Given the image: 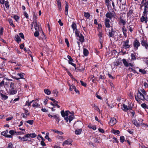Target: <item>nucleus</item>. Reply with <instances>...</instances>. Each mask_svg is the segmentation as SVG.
Returning a JSON list of instances; mask_svg holds the SVG:
<instances>
[{"label": "nucleus", "instance_id": "79ce46f5", "mask_svg": "<svg viewBox=\"0 0 148 148\" xmlns=\"http://www.w3.org/2000/svg\"><path fill=\"white\" fill-rule=\"evenodd\" d=\"M44 92L47 95H49L51 94V91L49 89H44Z\"/></svg>", "mask_w": 148, "mask_h": 148}, {"label": "nucleus", "instance_id": "3c124183", "mask_svg": "<svg viewBox=\"0 0 148 148\" xmlns=\"http://www.w3.org/2000/svg\"><path fill=\"white\" fill-rule=\"evenodd\" d=\"M120 141L122 143H123L125 141V138L123 136H121L120 137Z\"/></svg>", "mask_w": 148, "mask_h": 148}, {"label": "nucleus", "instance_id": "8fccbe9b", "mask_svg": "<svg viewBox=\"0 0 148 148\" xmlns=\"http://www.w3.org/2000/svg\"><path fill=\"white\" fill-rule=\"evenodd\" d=\"M7 148H14L13 144L11 142L9 143L7 146Z\"/></svg>", "mask_w": 148, "mask_h": 148}, {"label": "nucleus", "instance_id": "49530a36", "mask_svg": "<svg viewBox=\"0 0 148 148\" xmlns=\"http://www.w3.org/2000/svg\"><path fill=\"white\" fill-rule=\"evenodd\" d=\"M58 92L56 90H53L52 92V93L54 94V96L56 97H57L58 96Z\"/></svg>", "mask_w": 148, "mask_h": 148}, {"label": "nucleus", "instance_id": "4be33fe9", "mask_svg": "<svg viewBox=\"0 0 148 148\" xmlns=\"http://www.w3.org/2000/svg\"><path fill=\"white\" fill-rule=\"evenodd\" d=\"M0 96L1 97V99L2 100H6L8 98V96L3 94L0 93Z\"/></svg>", "mask_w": 148, "mask_h": 148}, {"label": "nucleus", "instance_id": "f704fd0d", "mask_svg": "<svg viewBox=\"0 0 148 148\" xmlns=\"http://www.w3.org/2000/svg\"><path fill=\"white\" fill-rule=\"evenodd\" d=\"M73 113L72 115H70L69 116V121L70 122L72 121L74 118V112H72Z\"/></svg>", "mask_w": 148, "mask_h": 148}, {"label": "nucleus", "instance_id": "bb28decb", "mask_svg": "<svg viewBox=\"0 0 148 148\" xmlns=\"http://www.w3.org/2000/svg\"><path fill=\"white\" fill-rule=\"evenodd\" d=\"M82 131V129H77L75 131V134L77 135L80 134Z\"/></svg>", "mask_w": 148, "mask_h": 148}, {"label": "nucleus", "instance_id": "c85d7f7f", "mask_svg": "<svg viewBox=\"0 0 148 148\" xmlns=\"http://www.w3.org/2000/svg\"><path fill=\"white\" fill-rule=\"evenodd\" d=\"M83 54L85 56H87L89 54L88 50L86 48H84L83 49Z\"/></svg>", "mask_w": 148, "mask_h": 148}, {"label": "nucleus", "instance_id": "13d9d810", "mask_svg": "<svg viewBox=\"0 0 148 148\" xmlns=\"http://www.w3.org/2000/svg\"><path fill=\"white\" fill-rule=\"evenodd\" d=\"M14 18L16 22H18V20L20 18V17L17 15H15L14 16Z\"/></svg>", "mask_w": 148, "mask_h": 148}, {"label": "nucleus", "instance_id": "6ab92c4d", "mask_svg": "<svg viewBox=\"0 0 148 148\" xmlns=\"http://www.w3.org/2000/svg\"><path fill=\"white\" fill-rule=\"evenodd\" d=\"M71 142L70 141L69 139H68L67 140H65L62 144V145L64 146L65 145H72Z\"/></svg>", "mask_w": 148, "mask_h": 148}, {"label": "nucleus", "instance_id": "f3484780", "mask_svg": "<svg viewBox=\"0 0 148 148\" xmlns=\"http://www.w3.org/2000/svg\"><path fill=\"white\" fill-rule=\"evenodd\" d=\"M25 136L26 134L22 138L20 136H19L18 138L19 139L23 141H28L30 140V138H27V137H25Z\"/></svg>", "mask_w": 148, "mask_h": 148}, {"label": "nucleus", "instance_id": "c9c22d12", "mask_svg": "<svg viewBox=\"0 0 148 148\" xmlns=\"http://www.w3.org/2000/svg\"><path fill=\"white\" fill-rule=\"evenodd\" d=\"M8 132V130H7L5 131H3L1 132V134L2 135L4 136L5 137H6V136L7 135V134Z\"/></svg>", "mask_w": 148, "mask_h": 148}, {"label": "nucleus", "instance_id": "20e7f679", "mask_svg": "<svg viewBox=\"0 0 148 148\" xmlns=\"http://www.w3.org/2000/svg\"><path fill=\"white\" fill-rule=\"evenodd\" d=\"M35 23L34 25V27L36 31H40L42 30V28L41 27V25L40 23H37V20L34 21Z\"/></svg>", "mask_w": 148, "mask_h": 148}, {"label": "nucleus", "instance_id": "6e6d98bb", "mask_svg": "<svg viewBox=\"0 0 148 148\" xmlns=\"http://www.w3.org/2000/svg\"><path fill=\"white\" fill-rule=\"evenodd\" d=\"M148 9H144V11L143 12V14L146 15H148V14H147L148 11Z\"/></svg>", "mask_w": 148, "mask_h": 148}, {"label": "nucleus", "instance_id": "09e8293b", "mask_svg": "<svg viewBox=\"0 0 148 148\" xmlns=\"http://www.w3.org/2000/svg\"><path fill=\"white\" fill-rule=\"evenodd\" d=\"M17 75L20 77V79H24L23 77L25 75V74L24 73H18Z\"/></svg>", "mask_w": 148, "mask_h": 148}, {"label": "nucleus", "instance_id": "a878e982", "mask_svg": "<svg viewBox=\"0 0 148 148\" xmlns=\"http://www.w3.org/2000/svg\"><path fill=\"white\" fill-rule=\"evenodd\" d=\"M52 117L54 118V119H56V121L58 123L60 120V118L58 114L53 115V116Z\"/></svg>", "mask_w": 148, "mask_h": 148}, {"label": "nucleus", "instance_id": "ea45409f", "mask_svg": "<svg viewBox=\"0 0 148 148\" xmlns=\"http://www.w3.org/2000/svg\"><path fill=\"white\" fill-rule=\"evenodd\" d=\"M133 123L137 127H140V124H139V123L138 121H137L136 120H134L133 121Z\"/></svg>", "mask_w": 148, "mask_h": 148}, {"label": "nucleus", "instance_id": "c756f323", "mask_svg": "<svg viewBox=\"0 0 148 148\" xmlns=\"http://www.w3.org/2000/svg\"><path fill=\"white\" fill-rule=\"evenodd\" d=\"M34 102H33V103L32 104V106L33 107H36V108H40V105L37 102H35V101H34Z\"/></svg>", "mask_w": 148, "mask_h": 148}, {"label": "nucleus", "instance_id": "0e129e2a", "mask_svg": "<svg viewBox=\"0 0 148 148\" xmlns=\"http://www.w3.org/2000/svg\"><path fill=\"white\" fill-rule=\"evenodd\" d=\"M54 131L55 133H56L58 134H60V135H62L63 134V133L60 131H58V130H55Z\"/></svg>", "mask_w": 148, "mask_h": 148}, {"label": "nucleus", "instance_id": "423d86ee", "mask_svg": "<svg viewBox=\"0 0 148 148\" xmlns=\"http://www.w3.org/2000/svg\"><path fill=\"white\" fill-rule=\"evenodd\" d=\"M140 21L141 22H145V23H147V21H148L147 15L143 14L140 18Z\"/></svg>", "mask_w": 148, "mask_h": 148}, {"label": "nucleus", "instance_id": "680f3d73", "mask_svg": "<svg viewBox=\"0 0 148 148\" xmlns=\"http://www.w3.org/2000/svg\"><path fill=\"white\" fill-rule=\"evenodd\" d=\"M5 6L6 7V8L8 9L9 8V2L8 1H5L4 2Z\"/></svg>", "mask_w": 148, "mask_h": 148}, {"label": "nucleus", "instance_id": "412c9836", "mask_svg": "<svg viewBox=\"0 0 148 148\" xmlns=\"http://www.w3.org/2000/svg\"><path fill=\"white\" fill-rule=\"evenodd\" d=\"M15 40L18 43H19L21 41L20 36L17 34L15 35Z\"/></svg>", "mask_w": 148, "mask_h": 148}, {"label": "nucleus", "instance_id": "1a4fd4ad", "mask_svg": "<svg viewBox=\"0 0 148 148\" xmlns=\"http://www.w3.org/2000/svg\"><path fill=\"white\" fill-rule=\"evenodd\" d=\"M110 20L108 18H106L104 20V24L105 26L108 28H110L111 27L110 24Z\"/></svg>", "mask_w": 148, "mask_h": 148}, {"label": "nucleus", "instance_id": "338daca9", "mask_svg": "<svg viewBox=\"0 0 148 148\" xmlns=\"http://www.w3.org/2000/svg\"><path fill=\"white\" fill-rule=\"evenodd\" d=\"M75 34L76 36H78L80 34L79 32L78 31L77 29H75Z\"/></svg>", "mask_w": 148, "mask_h": 148}, {"label": "nucleus", "instance_id": "a19ab883", "mask_svg": "<svg viewBox=\"0 0 148 148\" xmlns=\"http://www.w3.org/2000/svg\"><path fill=\"white\" fill-rule=\"evenodd\" d=\"M112 132L114 134H118L120 133L119 130L114 129H113Z\"/></svg>", "mask_w": 148, "mask_h": 148}, {"label": "nucleus", "instance_id": "de8ad7c7", "mask_svg": "<svg viewBox=\"0 0 148 148\" xmlns=\"http://www.w3.org/2000/svg\"><path fill=\"white\" fill-rule=\"evenodd\" d=\"M84 16L87 19H88L90 17V13L88 12H84Z\"/></svg>", "mask_w": 148, "mask_h": 148}, {"label": "nucleus", "instance_id": "c03bdc74", "mask_svg": "<svg viewBox=\"0 0 148 148\" xmlns=\"http://www.w3.org/2000/svg\"><path fill=\"white\" fill-rule=\"evenodd\" d=\"M141 106V107L144 109H148V106L145 103H142Z\"/></svg>", "mask_w": 148, "mask_h": 148}, {"label": "nucleus", "instance_id": "0eeeda50", "mask_svg": "<svg viewBox=\"0 0 148 148\" xmlns=\"http://www.w3.org/2000/svg\"><path fill=\"white\" fill-rule=\"evenodd\" d=\"M37 136V135L35 134V133H32L29 134H26V136L27 138H30V141H27L30 142L31 141V138H34L36 137Z\"/></svg>", "mask_w": 148, "mask_h": 148}, {"label": "nucleus", "instance_id": "dca6fc26", "mask_svg": "<svg viewBox=\"0 0 148 148\" xmlns=\"http://www.w3.org/2000/svg\"><path fill=\"white\" fill-rule=\"evenodd\" d=\"M77 37H79V38L77 39L79 41H80L81 42H83L84 41V36L82 35V34H80L78 36H77Z\"/></svg>", "mask_w": 148, "mask_h": 148}, {"label": "nucleus", "instance_id": "2eb2a0df", "mask_svg": "<svg viewBox=\"0 0 148 148\" xmlns=\"http://www.w3.org/2000/svg\"><path fill=\"white\" fill-rule=\"evenodd\" d=\"M17 92V90L14 88H10L9 89V93L11 95H13Z\"/></svg>", "mask_w": 148, "mask_h": 148}, {"label": "nucleus", "instance_id": "5701e85b", "mask_svg": "<svg viewBox=\"0 0 148 148\" xmlns=\"http://www.w3.org/2000/svg\"><path fill=\"white\" fill-rule=\"evenodd\" d=\"M112 0H105L106 5L108 8L111 7V2Z\"/></svg>", "mask_w": 148, "mask_h": 148}, {"label": "nucleus", "instance_id": "5fc2aeb1", "mask_svg": "<svg viewBox=\"0 0 148 148\" xmlns=\"http://www.w3.org/2000/svg\"><path fill=\"white\" fill-rule=\"evenodd\" d=\"M106 78V76L104 75H100L99 77V79H105Z\"/></svg>", "mask_w": 148, "mask_h": 148}, {"label": "nucleus", "instance_id": "603ef678", "mask_svg": "<svg viewBox=\"0 0 148 148\" xmlns=\"http://www.w3.org/2000/svg\"><path fill=\"white\" fill-rule=\"evenodd\" d=\"M67 57L69 59V61L68 62V63H69V62H73V60L72 58L69 55H68L67 56Z\"/></svg>", "mask_w": 148, "mask_h": 148}, {"label": "nucleus", "instance_id": "2f4dec72", "mask_svg": "<svg viewBox=\"0 0 148 148\" xmlns=\"http://www.w3.org/2000/svg\"><path fill=\"white\" fill-rule=\"evenodd\" d=\"M123 108H122V109L125 112L127 111L128 110V106L125 104H123Z\"/></svg>", "mask_w": 148, "mask_h": 148}, {"label": "nucleus", "instance_id": "58836bf2", "mask_svg": "<svg viewBox=\"0 0 148 148\" xmlns=\"http://www.w3.org/2000/svg\"><path fill=\"white\" fill-rule=\"evenodd\" d=\"M71 86L72 87L73 89H74L75 91L78 94H79V90L76 89V87L74 86L73 84L71 85Z\"/></svg>", "mask_w": 148, "mask_h": 148}, {"label": "nucleus", "instance_id": "4468645a", "mask_svg": "<svg viewBox=\"0 0 148 148\" xmlns=\"http://www.w3.org/2000/svg\"><path fill=\"white\" fill-rule=\"evenodd\" d=\"M9 133L10 134V135H8L6 136V138H12V136L14 135L15 134V133H16V131H14L13 130H10L9 132Z\"/></svg>", "mask_w": 148, "mask_h": 148}, {"label": "nucleus", "instance_id": "864d4df0", "mask_svg": "<svg viewBox=\"0 0 148 148\" xmlns=\"http://www.w3.org/2000/svg\"><path fill=\"white\" fill-rule=\"evenodd\" d=\"M91 106L94 108L95 109L99 110H100L99 109L98 107L95 104H92Z\"/></svg>", "mask_w": 148, "mask_h": 148}, {"label": "nucleus", "instance_id": "7ed1b4c3", "mask_svg": "<svg viewBox=\"0 0 148 148\" xmlns=\"http://www.w3.org/2000/svg\"><path fill=\"white\" fill-rule=\"evenodd\" d=\"M69 64H71L75 68V71L76 72L79 71L82 72V71H84L85 70L84 68V67H82V69L79 68L78 67H76V64L73 63L72 62H69Z\"/></svg>", "mask_w": 148, "mask_h": 148}, {"label": "nucleus", "instance_id": "9b49d317", "mask_svg": "<svg viewBox=\"0 0 148 148\" xmlns=\"http://www.w3.org/2000/svg\"><path fill=\"white\" fill-rule=\"evenodd\" d=\"M69 113L71 114V113L69 110H66L65 112L64 111H62L61 112V114L62 116L63 117H64L66 116H68Z\"/></svg>", "mask_w": 148, "mask_h": 148}, {"label": "nucleus", "instance_id": "052dcab7", "mask_svg": "<svg viewBox=\"0 0 148 148\" xmlns=\"http://www.w3.org/2000/svg\"><path fill=\"white\" fill-rule=\"evenodd\" d=\"M144 9H148V1L144 3Z\"/></svg>", "mask_w": 148, "mask_h": 148}, {"label": "nucleus", "instance_id": "f03ea898", "mask_svg": "<svg viewBox=\"0 0 148 148\" xmlns=\"http://www.w3.org/2000/svg\"><path fill=\"white\" fill-rule=\"evenodd\" d=\"M133 45L135 50H137L138 48L140 46V43L138 40L135 39L133 43Z\"/></svg>", "mask_w": 148, "mask_h": 148}, {"label": "nucleus", "instance_id": "72a5a7b5", "mask_svg": "<svg viewBox=\"0 0 148 148\" xmlns=\"http://www.w3.org/2000/svg\"><path fill=\"white\" fill-rule=\"evenodd\" d=\"M58 3V8L59 9H62L61 3L60 0H56Z\"/></svg>", "mask_w": 148, "mask_h": 148}, {"label": "nucleus", "instance_id": "774afa93", "mask_svg": "<svg viewBox=\"0 0 148 148\" xmlns=\"http://www.w3.org/2000/svg\"><path fill=\"white\" fill-rule=\"evenodd\" d=\"M39 31L37 30L34 32V35L35 37H38L39 35V34L38 32Z\"/></svg>", "mask_w": 148, "mask_h": 148}, {"label": "nucleus", "instance_id": "473e14b6", "mask_svg": "<svg viewBox=\"0 0 148 148\" xmlns=\"http://www.w3.org/2000/svg\"><path fill=\"white\" fill-rule=\"evenodd\" d=\"M122 61L123 62V63L125 66L126 67H128L129 66V63L125 59H122Z\"/></svg>", "mask_w": 148, "mask_h": 148}, {"label": "nucleus", "instance_id": "a18cd8bd", "mask_svg": "<svg viewBox=\"0 0 148 148\" xmlns=\"http://www.w3.org/2000/svg\"><path fill=\"white\" fill-rule=\"evenodd\" d=\"M133 10L132 9H130L129 11L127 13V16L128 17L130 16L133 13Z\"/></svg>", "mask_w": 148, "mask_h": 148}, {"label": "nucleus", "instance_id": "cd10ccee", "mask_svg": "<svg viewBox=\"0 0 148 148\" xmlns=\"http://www.w3.org/2000/svg\"><path fill=\"white\" fill-rule=\"evenodd\" d=\"M71 27L74 31L75 29H77V26L76 24L74 22H72L71 25Z\"/></svg>", "mask_w": 148, "mask_h": 148}, {"label": "nucleus", "instance_id": "e2e57ef3", "mask_svg": "<svg viewBox=\"0 0 148 148\" xmlns=\"http://www.w3.org/2000/svg\"><path fill=\"white\" fill-rule=\"evenodd\" d=\"M65 42L67 45V47H69L70 45L68 40L67 38H65Z\"/></svg>", "mask_w": 148, "mask_h": 148}, {"label": "nucleus", "instance_id": "f8f14e48", "mask_svg": "<svg viewBox=\"0 0 148 148\" xmlns=\"http://www.w3.org/2000/svg\"><path fill=\"white\" fill-rule=\"evenodd\" d=\"M109 124L111 126L113 125L116 123V120L115 118H111L109 122Z\"/></svg>", "mask_w": 148, "mask_h": 148}, {"label": "nucleus", "instance_id": "4d7b16f0", "mask_svg": "<svg viewBox=\"0 0 148 148\" xmlns=\"http://www.w3.org/2000/svg\"><path fill=\"white\" fill-rule=\"evenodd\" d=\"M34 122V121L33 120H28L26 121V122L31 125H32L33 124Z\"/></svg>", "mask_w": 148, "mask_h": 148}, {"label": "nucleus", "instance_id": "f257e3e1", "mask_svg": "<svg viewBox=\"0 0 148 148\" xmlns=\"http://www.w3.org/2000/svg\"><path fill=\"white\" fill-rule=\"evenodd\" d=\"M135 97L136 101L139 103L142 102L140 100L148 102V95L144 89L138 90L137 95H135Z\"/></svg>", "mask_w": 148, "mask_h": 148}, {"label": "nucleus", "instance_id": "7c9ffc66", "mask_svg": "<svg viewBox=\"0 0 148 148\" xmlns=\"http://www.w3.org/2000/svg\"><path fill=\"white\" fill-rule=\"evenodd\" d=\"M69 8V5L68 3H66V5L65 8V14L66 15H67L68 14V11Z\"/></svg>", "mask_w": 148, "mask_h": 148}, {"label": "nucleus", "instance_id": "39448f33", "mask_svg": "<svg viewBox=\"0 0 148 148\" xmlns=\"http://www.w3.org/2000/svg\"><path fill=\"white\" fill-rule=\"evenodd\" d=\"M129 40L127 39L125 41L123 42V44L122 46L123 48H124L125 49L129 48L130 47V45H129Z\"/></svg>", "mask_w": 148, "mask_h": 148}, {"label": "nucleus", "instance_id": "e433bc0d", "mask_svg": "<svg viewBox=\"0 0 148 148\" xmlns=\"http://www.w3.org/2000/svg\"><path fill=\"white\" fill-rule=\"evenodd\" d=\"M131 60H135L136 59V54H135L134 53H132L131 54Z\"/></svg>", "mask_w": 148, "mask_h": 148}, {"label": "nucleus", "instance_id": "a211bd4d", "mask_svg": "<svg viewBox=\"0 0 148 148\" xmlns=\"http://www.w3.org/2000/svg\"><path fill=\"white\" fill-rule=\"evenodd\" d=\"M127 31V30L125 28V26H123L122 27V31L123 32V35L125 37H127V36L126 33Z\"/></svg>", "mask_w": 148, "mask_h": 148}, {"label": "nucleus", "instance_id": "69168bd1", "mask_svg": "<svg viewBox=\"0 0 148 148\" xmlns=\"http://www.w3.org/2000/svg\"><path fill=\"white\" fill-rule=\"evenodd\" d=\"M65 70H66V72H67V73L68 74V75L70 77H73L71 73L69 72V71H68V69L66 67H64Z\"/></svg>", "mask_w": 148, "mask_h": 148}, {"label": "nucleus", "instance_id": "ddd939ff", "mask_svg": "<svg viewBox=\"0 0 148 148\" xmlns=\"http://www.w3.org/2000/svg\"><path fill=\"white\" fill-rule=\"evenodd\" d=\"M105 16L106 17H107L108 18H109L110 20L112 19L114 16V15L113 13L111 12H107Z\"/></svg>", "mask_w": 148, "mask_h": 148}, {"label": "nucleus", "instance_id": "6e6552de", "mask_svg": "<svg viewBox=\"0 0 148 148\" xmlns=\"http://www.w3.org/2000/svg\"><path fill=\"white\" fill-rule=\"evenodd\" d=\"M109 32H108V36H109L110 38H113L114 37V34L116 32V31L113 30L112 26L111 27V30H110L109 29Z\"/></svg>", "mask_w": 148, "mask_h": 148}, {"label": "nucleus", "instance_id": "37998d69", "mask_svg": "<svg viewBox=\"0 0 148 148\" xmlns=\"http://www.w3.org/2000/svg\"><path fill=\"white\" fill-rule=\"evenodd\" d=\"M139 71L142 74L144 75L146 74L147 73L146 71L145 70V69H140L139 70Z\"/></svg>", "mask_w": 148, "mask_h": 148}, {"label": "nucleus", "instance_id": "aec40b11", "mask_svg": "<svg viewBox=\"0 0 148 148\" xmlns=\"http://www.w3.org/2000/svg\"><path fill=\"white\" fill-rule=\"evenodd\" d=\"M119 19L120 20L119 22L120 24H121V23L123 25V26H125L126 24L125 20L123 19H122L121 16L120 17Z\"/></svg>", "mask_w": 148, "mask_h": 148}, {"label": "nucleus", "instance_id": "9d476101", "mask_svg": "<svg viewBox=\"0 0 148 148\" xmlns=\"http://www.w3.org/2000/svg\"><path fill=\"white\" fill-rule=\"evenodd\" d=\"M140 42L141 44L143 47L146 44H147V43H148V42L147 41L146 38L145 39L144 37H142V39L141 40Z\"/></svg>", "mask_w": 148, "mask_h": 148}, {"label": "nucleus", "instance_id": "393cba45", "mask_svg": "<svg viewBox=\"0 0 148 148\" xmlns=\"http://www.w3.org/2000/svg\"><path fill=\"white\" fill-rule=\"evenodd\" d=\"M34 101H35V100H33L29 102V100H28L26 101L25 105H24V106H28V107H29V106H31V104L32 103L34 102Z\"/></svg>", "mask_w": 148, "mask_h": 148}, {"label": "nucleus", "instance_id": "4c0bfd02", "mask_svg": "<svg viewBox=\"0 0 148 148\" xmlns=\"http://www.w3.org/2000/svg\"><path fill=\"white\" fill-rule=\"evenodd\" d=\"M8 21H9V23L10 25L12 26L13 27H14L15 26L13 24V21L12 19H8Z\"/></svg>", "mask_w": 148, "mask_h": 148}, {"label": "nucleus", "instance_id": "bf43d9fd", "mask_svg": "<svg viewBox=\"0 0 148 148\" xmlns=\"http://www.w3.org/2000/svg\"><path fill=\"white\" fill-rule=\"evenodd\" d=\"M23 15L25 17L27 18V19H28L29 18V15L27 12L26 11H24L23 12Z\"/></svg>", "mask_w": 148, "mask_h": 148}, {"label": "nucleus", "instance_id": "b1692460", "mask_svg": "<svg viewBox=\"0 0 148 148\" xmlns=\"http://www.w3.org/2000/svg\"><path fill=\"white\" fill-rule=\"evenodd\" d=\"M99 42L101 44L100 47L99 48L100 49H101L103 47V37H100L99 39Z\"/></svg>", "mask_w": 148, "mask_h": 148}]
</instances>
